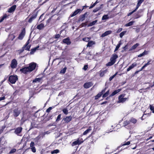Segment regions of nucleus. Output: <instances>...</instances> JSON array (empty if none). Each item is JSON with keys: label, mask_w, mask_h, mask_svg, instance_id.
<instances>
[{"label": "nucleus", "mask_w": 154, "mask_h": 154, "mask_svg": "<svg viewBox=\"0 0 154 154\" xmlns=\"http://www.w3.org/2000/svg\"><path fill=\"white\" fill-rule=\"evenodd\" d=\"M36 64L34 62H32L29 64L28 66L25 67L20 69V71L22 73L27 74L28 72H32L34 70L36 67Z\"/></svg>", "instance_id": "nucleus-1"}, {"label": "nucleus", "mask_w": 154, "mask_h": 154, "mask_svg": "<svg viewBox=\"0 0 154 154\" xmlns=\"http://www.w3.org/2000/svg\"><path fill=\"white\" fill-rule=\"evenodd\" d=\"M137 122V120L133 118H131L129 120H126L124 121L123 126L128 129H131L133 127L131 123L135 124Z\"/></svg>", "instance_id": "nucleus-2"}, {"label": "nucleus", "mask_w": 154, "mask_h": 154, "mask_svg": "<svg viewBox=\"0 0 154 154\" xmlns=\"http://www.w3.org/2000/svg\"><path fill=\"white\" fill-rule=\"evenodd\" d=\"M118 57V55L116 54H113L110 58V61L106 64L107 66H110L115 64L116 61V59Z\"/></svg>", "instance_id": "nucleus-3"}, {"label": "nucleus", "mask_w": 154, "mask_h": 154, "mask_svg": "<svg viewBox=\"0 0 154 154\" xmlns=\"http://www.w3.org/2000/svg\"><path fill=\"white\" fill-rule=\"evenodd\" d=\"M128 99V97L126 96V94L123 93L120 94L118 97V102L119 103H123Z\"/></svg>", "instance_id": "nucleus-4"}, {"label": "nucleus", "mask_w": 154, "mask_h": 154, "mask_svg": "<svg viewBox=\"0 0 154 154\" xmlns=\"http://www.w3.org/2000/svg\"><path fill=\"white\" fill-rule=\"evenodd\" d=\"M18 80L17 76V75L10 76L8 78V81L11 84H15Z\"/></svg>", "instance_id": "nucleus-5"}, {"label": "nucleus", "mask_w": 154, "mask_h": 154, "mask_svg": "<svg viewBox=\"0 0 154 154\" xmlns=\"http://www.w3.org/2000/svg\"><path fill=\"white\" fill-rule=\"evenodd\" d=\"M144 11L143 9H139L137 12L134 14V17L133 18V19H137L140 17L142 15V13Z\"/></svg>", "instance_id": "nucleus-6"}, {"label": "nucleus", "mask_w": 154, "mask_h": 154, "mask_svg": "<svg viewBox=\"0 0 154 154\" xmlns=\"http://www.w3.org/2000/svg\"><path fill=\"white\" fill-rule=\"evenodd\" d=\"M72 117L71 116H66L63 119L61 122L63 124H67L72 120Z\"/></svg>", "instance_id": "nucleus-7"}, {"label": "nucleus", "mask_w": 154, "mask_h": 154, "mask_svg": "<svg viewBox=\"0 0 154 154\" xmlns=\"http://www.w3.org/2000/svg\"><path fill=\"white\" fill-rule=\"evenodd\" d=\"M37 12H33L31 15L32 16L30 17L28 20V22L29 23H31L33 20H35L37 17Z\"/></svg>", "instance_id": "nucleus-8"}, {"label": "nucleus", "mask_w": 154, "mask_h": 154, "mask_svg": "<svg viewBox=\"0 0 154 154\" xmlns=\"http://www.w3.org/2000/svg\"><path fill=\"white\" fill-rule=\"evenodd\" d=\"M26 33V31L25 28H23L20 34L19 35L17 38L20 40H22L24 36Z\"/></svg>", "instance_id": "nucleus-9"}, {"label": "nucleus", "mask_w": 154, "mask_h": 154, "mask_svg": "<svg viewBox=\"0 0 154 154\" xmlns=\"http://www.w3.org/2000/svg\"><path fill=\"white\" fill-rule=\"evenodd\" d=\"M20 113V110H18L17 108H15L13 110V115L15 118L18 116Z\"/></svg>", "instance_id": "nucleus-10"}, {"label": "nucleus", "mask_w": 154, "mask_h": 154, "mask_svg": "<svg viewBox=\"0 0 154 154\" xmlns=\"http://www.w3.org/2000/svg\"><path fill=\"white\" fill-rule=\"evenodd\" d=\"M17 64V62L16 59H13L11 62V66L12 69H14L16 67Z\"/></svg>", "instance_id": "nucleus-11"}, {"label": "nucleus", "mask_w": 154, "mask_h": 154, "mask_svg": "<svg viewBox=\"0 0 154 154\" xmlns=\"http://www.w3.org/2000/svg\"><path fill=\"white\" fill-rule=\"evenodd\" d=\"M22 130V127H18L15 129L14 133L18 136H21V135H20V134L21 133Z\"/></svg>", "instance_id": "nucleus-12"}, {"label": "nucleus", "mask_w": 154, "mask_h": 154, "mask_svg": "<svg viewBox=\"0 0 154 154\" xmlns=\"http://www.w3.org/2000/svg\"><path fill=\"white\" fill-rule=\"evenodd\" d=\"M83 142V141H81L79 139V138H78L76 140L72 142L71 144V145L72 146H73L77 145H79L81 144Z\"/></svg>", "instance_id": "nucleus-13"}, {"label": "nucleus", "mask_w": 154, "mask_h": 154, "mask_svg": "<svg viewBox=\"0 0 154 154\" xmlns=\"http://www.w3.org/2000/svg\"><path fill=\"white\" fill-rule=\"evenodd\" d=\"M107 88L106 87L105 88L103 89L95 97V99H97L99 97H100L103 94L105 93V92L106 90V89Z\"/></svg>", "instance_id": "nucleus-14"}, {"label": "nucleus", "mask_w": 154, "mask_h": 154, "mask_svg": "<svg viewBox=\"0 0 154 154\" xmlns=\"http://www.w3.org/2000/svg\"><path fill=\"white\" fill-rule=\"evenodd\" d=\"M93 85V84L91 82H87L84 83L83 86L85 88L87 89L92 86Z\"/></svg>", "instance_id": "nucleus-15"}, {"label": "nucleus", "mask_w": 154, "mask_h": 154, "mask_svg": "<svg viewBox=\"0 0 154 154\" xmlns=\"http://www.w3.org/2000/svg\"><path fill=\"white\" fill-rule=\"evenodd\" d=\"M82 11V10H81L80 9H78L76 10H75L73 13L72 14L70 15V17H73L75 15H76L79 13H80Z\"/></svg>", "instance_id": "nucleus-16"}, {"label": "nucleus", "mask_w": 154, "mask_h": 154, "mask_svg": "<svg viewBox=\"0 0 154 154\" xmlns=\"http://www.w3.org/2000/svg\"><path fill=\"white\" fill-rule=\"evenodd\" d=\"M63 42L67 45H69L71 44V42L69 37L63 39Z\"/></svg>", "instance_id": "nucleus-17"}, {"label": "nucleus", "mask_w": 154, "mask_h": 154, "mask_svg": "<svg viewBox=\"0 0 154 154\" xmlns=\"http://www.w3.org/2000/svg\"><path fill=\"white\" fill-rule=\"evenodd\" d=\"M137 66V63L135 62L133 63L131 66H130L129 67L127 68V71L128 72L130 71L131 69H133L134 67L136 66Z\"/></svg>", "instance_id": "nucleus-18"}, {"label": "nucleus", "mask_w": 154, "mask_h": 154, "mask_svg": "<svg viewBox=\"0 0 154 154\" xmlns=\"http://www.w3.org/2000/svg\"><path fill=\"white\" fill-rule=\"evenodd\" d=\"M17 7L16 5H14L10 7L8 10V12L9 13H12L15 10Z\"/></svg>", "instance_id": "nucleus-19"}, {"label": "nucleus", "mask_w": 154, "mask_h": 154, "mask_svg": "<svg viewBox=\"0 0 154 154\" xmlns=\"http://www.w3.org/2000/svg\"><path fill=\"white\" fill-rule=\"evenodd\" d=\"M121 90L122 89L120 88L115 90L114 91H113L112 92V93L111 94L109 95V97H110L116 95V94L120 92L121 91Z\"/></svg>", "instance_id": "nucleus-20"}, {"label": "nucleus", "mask_w": 154, "mask_h": 154, "mask_svg": "<svg viewBox=\"0 0 154 154\" xmlns=\"http://www.w3.org/2000/svg\"><path fill=\"white\" fill-rule=\"evenodd\" d=\"M107 69H106L104 70L103 69H101L99 72L100 76V77H103L104 75L107 72Z\"/></svg>", "instance_id": "nucleus-21"}, {"label": "nucleus", "mask_w": 154, "mask_h": 154, "mask_svg": "<svg viewBox=\"0 0 154 154\" xmlns=\"http://www.w3.org/2000/svg\"><path fill=\"white\" fill-rule=\"evenodd\" d=\"M112 32V31L111 30H108L106 31L104 33H103L101 35V37H104L108 35H109L110 34H111Z\"/></svg>", "instance_id": "nucleus-22"}, {"label": "nucleus", "mask_w": 154, "mask_h": 154, "mask_svg": "<svg viewBox=\"0 0 154 154\" xmlns=\"http://www.w3.org/2000/svg\"><path fill=\"white\" fill-rule=\"evenodd\" d=\"M44 27V24L43 23H41L37 26L36 29L40 30L43 29Z\"/></svg>", "instance_id": "nucleus-23"}, {"label": "nucleus", "mask_w": 154, "mask_h": 154, "mask_svg": "<svg viewBox=\"0 0 154 154\" xmlns=\"http://www.w3.org/2000/svg\"><path fill=\"white\" fill-rule=\"evenodd\" d=\"M95 42L94 41H89L88 42L87 45V47H91L92 45L95 44Z\"/></svg>", "instance_id": "nucleus-24"}, {"label": "nucleus", "mask_w": 154, "mask_h": 154, "mask_svg": "<svg viewBox=\"0 0 154 154\" xmlns=\"http://www.w3.org/2000/svg\"><path fill=\"white\" fill-rule=\"evenodd\" d=\"M139 45V44L138 43H137L135 44L132 47L129 49V51H131L132 50L135 49L137 46Z\"/></svg>", "instance_id": "nucleus-25"}, {"label": "nucleus", "mask_w": 154, "mask_h": 154, "mask_svg": "<svg viewBox=\"0 0 154 154\" xmlns=\"http://www.w3.org/2000/svg\"><path fill=\"white\" fill-rule=\"evenodd\" d=\"M92 130L91 127L89 126L88 129L85 131L83 133V135H85Z\"/></svg>", "instance_id": "nucleus-26"}, {"label": "nucleus", "mask_w": 154, "mask_h": 154, "mask_svg": "<svg viewBox=\"0 0 154 154\" xmlns=\"http://www.w3.org/2000/svg\"><path fill=\"white\" fill-rule=\"evenodd\" d=\"M144 0H138L136 8L138 9L139 7L140 6L142 3L144 2Z\"/></svg>", "instance_id": "nucleus-27"}, {"label": "nucleus", "mask_w": 154, "mask_h": 154, "mask_svg": "<svg viewBox=\"0 0 154 154\" xmlns=\"http://www.w3.org/2000/svg\"><path fill=\"white\" fill-rule=\"evenodd\" d=\"M39 46H38L36 47L31 49V52H30V54H33L35 51L38 49V48H39Z\"/></svg>", "instance_id": "nucleus-28"}, {"label": "nucleus", "mask_w": 154, "mask_h": 154, "mask_svg": "<svg viewBox=\"0 0 154 154\" xmlns=\"http://www.w3.org/2000/svg\"><path fill=\"white\" fill-rule=\"evenodd\" d=\"M87 15V12L85 13L84 14L81 15L80 17V19L82 21H83L85 19V16Z\"/></svg>", "instance_id": "nucleus-29"}, {"label": "nucleus", "mask_w": 154, "mask_h": 154, "mask_svg": "<svg viewBox=\"0 0 154 154\" xmlns=\"http://www.w3.org/2000/svg\"><path fill=\"white\" fill-rule=\"evenodd\" d=\"M42 79V77L35 78L33 80L32 82H39Z\"/></svg>", "instance_id": "nucleus-30"}, {"label": "nucleus", "mask_w": 154, "mask_h": 154, "mask_svg": "<svg viewBox=\"0 0 154 154\" xmlns=\"http://www.w3.org/2000/svg\"><path fill=\"white\" fill-rule=\"evenodd\" d=\"M97 22V20H94V21H93L92 22H91L88 25V26H92L94 25H95V23Z\"/></svg>", "instance_id": "nucleus-31"}, {"label": "nucleus", "mask_w": 154, "mask_h": 154, "mask_svg": "<svg viewBox=\"0 0 154 154\" xmlns=\"http://www.w3.org/2000/svg\"><path fill=\"white\" fill-rule=\"evenodd\" d=\"M109 90H108L105 93L103 94V97L105 98L107 97L109 94Z\"/></svg>", "instance_id": "nucleus-32"}, {"label": "nucleus", "mask_w": 154, "mask_h": 154, "mask_svg": "<svg viewBox=\"0 0 154 154\" xmlns=\"http://www.w3.org/2000/svg\"><path fill=\"white\" fill-rule=\"evenodd\" d=\"M134 22V21H131L130 22L126 24L125 25V26L126 27L131 26L133 24V23Z\"/></svg>", "instance_id": "nucleus-33"}, {"label": "nucleus", "mask_w": 154, "mask_h": 154, "mask_svg": "<svg viewBox=\"0 0 154 154\" xmlns=\"http://www.w3.org/2000/svg\"><path fill=\"white\" fill-rule=\"evenodd\" d=\"M8 16L6 14H4L0 19V23L2 22L3 20Z\"/></svg>", "instance_id": "nucleus-34"}, {"label": "nucleus", "mask_w": 154, "mask_h": 154, "mask_svg": "<svg viewBox=\"0 0 154 154\" xmlns=\"http://www.w3.org/2000/svg\"><path fill=\"white\" fill-rule=\"evenodd\" d=\"M91 39V37H85L83 38L82 39V40L86 42H88Z\"/></svg>", "instance_id": "nucleus-35"}, {"label": "nucleus", "mask_w": 154, "mask_h": 154, "mask_svg": "<svg viewBox=\"0 0 154 154\" xmlns=\"http://www.w3.org/2000/svg\"><path fill=\"white\" fill-rule=\"evenodd\" d=\"M121 45V43L120 41L119 42V44L117 45L116 46V48L114 50V52L116 51H117L118 50L119 48Z\"/></svg>", "instance_id": "nucleus-36"}, {"label": "nucleus", "mask_w": 154, "mask_h": 154, "mask_svg": "<svg viewBox=\"0 0 154 154\" xmlns=\"http://www.w3.org/2000/svg\"><path fill=\"white\" fill-rule=\"evenodd\" d=\"M25 48L23 46L21 49L18 50L17 51L19 54H20L23 51Z\"/></svg>", "instance_id": "nucleus-37"}, {"label": "nucleus", "mask_w": 154, "mask_h": 154, "mask_svg": "<svg viewBox=\"0 0 154 154\" xmlns=\"http://www.w3.org/2000/svg\"><path fill=\"white\" fill-rule=\"evenodd\" d=\"M59 152H60L59 150L58 149H56L52 151H51V153L52 154H55V153L57 154V153H59Z\"/></svg>", "instance_id": "nucleus-38"}, {"label": "nucleus", "mask_w": 154, "mask_h": 154, "mask_svg": "<svg viewBox=\"0 0 154 154\" xmlns=\"http://www.w3.org/2000/svg\"><path fill=\"white\" fill-rule=\"evenodd\" d=\"M147 54V51H146L145 50L142 54H141L139 55L138 56V57H141Z\"/></svg>", "instance_id": "nucleus-39"}, {"label": "nucleus", "mask_w": 154, "mask_h": 154, "mask_svg": "<svg viewBox=\"0 0 154 154\" xmlns=\"http://www.w3.org/2000/svg\"><path fill=\"white\" fill-rule=\"evenodd\" d=\"M109 18V17L108 16V15H103L102 18V20H106L107 19H108Z\"/></svg>", "instance_id": "nucleus-40"}, {"label": "nucleus", "mask_w": 154, "mask_h": 154, "mask_svg": "<svg viewBox=\"0 0 154 154\" xmlns=\"http://www.w3.org/2000/svg\"><path fill=\"white\" fill-rule=\"evenodd\" d=\"M126 32V31H124L120 33L119 34V36L120 38H122L123 36L125 35Z\"/></svg>", "instance_id": "nucleus-41"}, {"label": "nucleus", "mask_w": 154, "mask_h": 154, "mask_svg": "<svg viewBox=\"0 0 154 154\" xmlns=\"http://www.w3.org/2000/svg\"><path fill=\"white\" fill-rule=\"evenodd\" d=\"M63 112L65 115H67L68 113V111L67 108H64L62 109Z\"/></svg>", "instance_id": "nucleus-42"}, {"label": "nucleus", "mask_w": 154, "mask_h": 154, "mask_svg": "<svg viewBox=\"0 0 154 154\" xmlns=\"http://www.w3.org/2000/svg\"><path fill=\"white\" fill-rule=\"evenodd\" d=\"M66 69H67V68L66 67H65L63 69H62L61 70V71H60V73H63V74L65 73L66 72Z\"/></svg>", "instance_id": "nucleus-43"}, {"label": "nucleus", "mask_w": 154, "mask_h": 154, "mask_svg": "<svg viewBox=\"0 0 154 154\" xmlns=\"http://www.w3.org/2000/svg\"><path fill=\"white\" fill-rule=\"evenodd\" d=\"M137 8H135L134 10L133 11H131V12H130L127 14L128 16H129L131 15L132 14H133V13H134V12L136 11L137 10Z\"/></svg>", "instance_id": "nucleus-44"}, {"label": "nucleus", "mask_w": 154, "mask_h": 154, "mask_svg": "<svg viewBox=\"0 0 154 154\" xmlns=\"http://www.w3.org/2000/svg\"><path fill=\"white\" fill-rule=\"evenodd\" d=\"M61 115L60 114L58 116L56 120V122H58L60 120Z\"/></svg>", "instance_id": "nucleus-45"}, {"label": "nucleus", "mask_w": 154, "mask_h": 154, "mask_svg": "<svg viewBox=\"0 0 154 154\" xmlns=\"http://www.w3.org/2000/svg\"><path fill=\"white\" fill-rule=\"evenodd\" d=\"M117 72H116L115 74L112 76L110 77V78L109 79V80L110 81H111L116 76V75L117 74Z\"/></svg>", "instance_id": "nucleus-46"}, {"label": "nucleus", "mask_w": 154, "mask_h": 154, "mask_svg": "<svg viewBox=\"0 0 154 154\" xmlns=\"http://www.w3.org/2000/svg\"><path fill=\"white\" fill-rule=\"evenodd\" d=\"M16 149H14V148L12 149L10 151V152L9 153H14L15 152H16Z\"/></svg>", "instance_id": "nucleus-47"}, {"label": "nucleus", "mask_w": 154, "mask_h": 154, "mask_svg": "<svg viewBox=\"0 0 154 154\" xmlns=\"http://www.w3.org/2000/svg\"><path fill=\"white\" fill-rule=\"evenodd\" d=\"M128 45H125V46L122 48L124 49V51L122 50V52H123L124 51H125L127 49H128Z\"/></svg>", "instance_id": "nucleus-48"}, {"label": "nucleus", "mask_w": 154, "mask_h": 154, "mask_svg": "<svg viewBox=\"0 0 154 154\" xmlns=\"http://www.w3.org/2000/svg\"><path fill=\"white\" fill-rule=\"evenodd\" d=\"M100 7L97 8L93 10V12L94 13L96 12L99 10H100Z\"/></svg>", "instance_id": "nucleus-49"}, {"label": "nucleus", "mask_w": 154, "mask_h": 154, "mask_svg": "<svg viewBox=\"0 0 154 154\" xmlns=\"http://www.w3.org/2000/svg\"><path fill=\"white\" fill-rule=\"evenodd\" d=\"M29 39H28V41H27L26 44L24 45L23 46L25 48L29 44Z\"/></svg>", "instance_id": "nucleus-50"}, {"label": "nucleus", "mask_w": 154, "mask_h": 154, "mask_svg": "<svg viewBox=\"0 0 154 154\" xmlns=\"http://www.w3.org/2000/svg\"><path fill=\"white\" fill-rule=\"evenodd\" d=\"M52 107H49L48 109H47L46 110V112H47L49 113V112L52 109Z\"/></svg>", "instance_id": "nucleus-51"}, {"label": "nucleus", "mask_w": 154, "mask_h": 154, "mask_svg": "<svg viewBox=\"0 0 154 154\" xmlns=\"http://www.w3.org/2000/svg\"><path fill=\"white\" fill-rule=\"evenodd\" d=\"M149 109L151 111H153L154 110V106H153L152 105H149Z\"/></svg>", "instance_id": "nucleus-52"}, {"label": "nucleus", "mask_w": 154, "mask_h": 154, "mask_svg": "<svg viewBox=\"0 0 154 154\" xmlns=\"http://www.w3.org/2000/svg\"><path fill=\"white\" fill-rule=\"evenodd\" d=\"M130 141H127V142H125L124 143L122 144V146H125L129 145L130 144Z\"/></svg>", "instance_id": "nucleus-53"}, {"label": "nucleus", "mask_w": 154, "mask_h": 154, "mask_svg": "<svg viewBox=\"0 0 154 154\" xmlns=\"http://www.w3.org/2000/svg\"><path fill=\"white\" fill-rule=\"evenodd\" d=\"M30 47H31V45H28L26 47V48H25V50H26L27 51H29V49H30Z\"/></svg>", "instance_id": "nucleus-54"}, {"label": "nucleus", "mask_w": 154, "mask_h": 154, "mask_svg": "<svg viewBox=\"0 0 154 154\" xmlns=\"http://www.w3.org/2000/svg\"><path fill=\"white\" fill-rule=\"evenodd\" d=\"M60 37V35L59 34H57L55 35L54 36V38H58Z\"/></svg>", "instance_id": "nucleus-55"}, {"label": "nucleus", "mask_w": 154, "mask_h": 154, "mask_svg": "<svg viewBox=\"0 0 154 154\" xmlns=\"http://www.w3.org/2000/svg\"><path fill=\"white\" fill-rule=\"evenodd\" d=\"M96 5V3H94L93 4H91V6L89 7V8L91 9L93 8Z\"/></svg>", "instance_id": "nucleus-56"}, {"label": "nucleus", "mask_w": 154, "mask_h": 154, "mask_svg": "<svg viewBox=\"0 0 154 154\" xmlns=\"http://www.w3.org/2000/svg\"><path fill=\"white\" fill-rule=\"evenodd\" d=\"M5 128V126H3L2 127V128L0 130V133H2L4 129Z\"/></svg>", "instance_id": "nucleus-57"}, {"label": "nucleus", "mask_w": 154, "mask_h": 154, "mask_svg": "<svg viewBox=\"0 0 154 154\" xmlns=\"http://www.w3.org/2000/svg\"><path fill=\"white\" fill-rule=\"evenodd\" d=\"M49 0H45L44 2H43L42 3L40 4L39 5V7L41 6L42 5H43L45 3L49 1Z\"/></svg>", "instance_id": "nucleus-58"}, {"label": "nucleus", "mask_w": 154, "mask_h": 154, "mask_svg": "<svg viewBox=\"0 0 154 154\" xmlns=\"http://www.w3.org/2000/svg\"><path fill=\"white\" fill-rule=\"evenodd\" d=\"M35 145L34 143L32 141L30 143V146L31 147H34Z\"/></svg>", "instance_id": "nucleus-59"}, {"label": "nucleus", "mask_w": 154, "mask_h": 154, "mask_svg": "<svg viewBox=\"0 0 154 154\" xmlns=\"http://www.w3.org/2000/svg\"><path fill=\"white\" fill-rule=\"evenodd\" d=\"M32 151L33 152H36V149L35 147H32Z\"/></svg>", "instance_id": "nucleus-60"}, {"label": "nucleus", "mask_w": 154, "mask_h": 154, "mask_svg": "<svg viewBox=\"0 0 154 154\" xmlns=\"http://www.w3.org/2000/svg\"><path fill=\"white\" fill-rule=\"evenodd\" d=\"M151 61V60H149L148 62L146 63L145 64V65L146 66H147L148 65H149L150 64V62Z\"/></svg>", "instance_id": "nucleus-61"}, {"label": "nucleus", "mask_w": 154, "mask_h": 154, "mask_svg": "<svg viewBox=\"0 0 154 154\" xmlns=\"http://www.w3.org/2000/svg\"><path fill=\"white\" fill-rule=\"evenodd\" d=\"M88 65H85L84 66V67L83 68V69L85 70H86L87 69H88Z\"/></svg>", "instance_id": "nucleus-62"}, {"label": "nucleus", "mask_w": 154, "mask_h": 154, "mask_svg": "<svg viewBox=\"0 0 154 154\" xmlns=\"http://www.w3.org/2000/svg\"><path fill=\"white\" fill-rule=\"evenodd\" d=\"M122 30V28H120L118 29L116 31L117 33H119Z\"/></svg>", "instance_id": "nucleus-63"}, {"label": "nucleus", "mask_w": 154, "mask_h": 154, "mask_svg": "<svg viewBox=\"0 0 154 154\" xmlns=\"http://www.w3.org/2000/svg\"><path fill=\"white\" fill-rule=\"evenodd\" d=\"M64 94V92L63 91H62L60 92L59 93L58 96H61V95Z\"/></svg>", "instance_id": "nucleus-64"}]
</instances>
